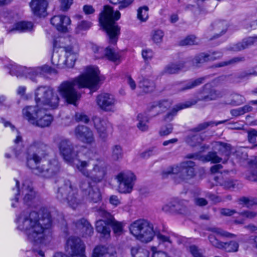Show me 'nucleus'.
Here are the masks:
<instances>
[{"label": "nucleus", "instance_id": "de8ad7c7", "mask_svg": "<svg viewBox=\"0 0 257 257\" xmlns=\"http://www.w3.org/2000/svg\"><path fill=\"white\" fill-rule=\"evenodd\" d=\"M108 249L103 246H97L93 250L92 257H105Z\"/></svg>", "mask_w": 257, "mask_h": 257}, {"label": "nucleus", "instance_id": "58836bf2", "mask_svg": "<svg viewBox=\"0 0 257 257\" xmlns=\"http://www.w3.org/2000/svg\"><path fill=\"white\" fill-rule=\"evenodd\" d=\"M191 105L188 103L181 104L176 105L173 108L171 112H169L166 115V117H165V120L166 121L171 120L173 119V116L176 114V112L178 110L189 107Z\"/></svg>", "mask_w": 257, "mask_h": 257}, {"label": "nucleus", "instance_id": "1a4fd4ad", "mask_svg": "<svg viewBox=\"0 0 257 257\" xmlns=\"http://www.w3.org/2000/svg\"><path fill=\"white\" fill-rule=\"evenodd\" d=\"M194 163L189 161L182 163L180 166L169 169L168 171L164 172V176L166 174H176L175 181L180 183L192 178L194 175Z\"/></svg>", "mask_w": 257, "mask_h": 257}, {"label": "nucleus", "instance_id": "39448f33", "mask_svg": "<svg viewBox=\"0 0 257 257\" xmlns=\"http://www.w3.org/2000/svg\"><path fill=\"white\" fill-rule=\"evenodd\" d=\"M120 17V12L118 11L114 12L108 6H105L100 14L99 22L107 34L109 43L112 44L116 43L120 34V28L115 22Z\"/></svg>", "mask_w": 257, "mask_h": 257}, {"label": "nucleus", "instance_id": "4468645a", "mask_svg": "<svg viewBox=\"0 0 257 257\" xmlns=\"http://www.w3.org/2000/svg\"><path fill=\"white\" fill-rule=\"evenodd\" d=\"M59 192L61 194V196L58 195V197H63L71 208L75 209L80 205L81 200L77 197V190L70 181H67L63 187L60 188Z\"/></svg>", "mask_w": 257, "mask_h": 257}, {"label": "nucleus", "instance_id": "e433bc0d", "mask_svg": "<svg viewBox=\"0 0 257 257\" xmlns=\"http://www.w3.org/2000/svg\"><path fill=\"white\" fill-rule=\"evenodd\" d=\"M164 36V32L161 30H154L151 33V40L156 44H160L162 42Z\"/></svg>", "mask_w": 257, "mask_h": 257}, {"label": "nucleus", "instance_id": "cd10ccee", "mask_svg": "<svg viewBox=\"0 0 257 257\" xmlns=\"http://www.w3.org/2000/svg\"><path fill=\"white\" fill-rule=\"evenodd\" d=\"M76 225L82 233L83 236H90L93 234V228L86 220L84 219H81L77 223Z\"/></svg>", "mask_w": 257, "mask_h": 257}, {"label": "nucleus", "instance_id": "f704fd0d", "mask_svg": "<svg viewBox=\"0 0 257 257\" xmlns=\"http://www.w3.org/2000/svg\"><path fill=\"white\" fill-rule=\"evenodd\" d=\"M138 120L139 121L137 124L138 128L142 132L148 130V126L147 123L149 121V118L146 114L140 113L138 115Z\"/></svg>", "mask_w": 257, "mask_h": 257}, {"label": "nucleus", "instance_id": "b1692460", "mask_svg": "<svg viewBox=\"0 0 257 257\" xmlns=\"http://www.w3.org/2000/svg\"><path fill=\"white\" fill-rule=\"evenodd\" d=\"M221 213L222 214L228 216L235 215L234 216L236 219L235 220V222L236 223L239 224L243 223L246 219L252 218L256 215V213L252 211L237 213L234 210H230L229 209H222Z\"/></svg>", "mask_w": 257, "mask_h": 257}, {"label": "nucleus", "instance_id": "603ef678", "mask_svg": "<svg viewBox=\"0 0 257 257\" xmlns=\"http://www.w3.org/2000/svg\"><path fill=\"white\" fill-rule=\"evenodd\" d=\"M252 108L249 105H245L242 107L233 109L231 112L233 115L238 116L243 114L244 113L251 111Z\"/></svg>", "mask_w": 257, "mask_h": 257}, {"label": "nucleus", "instance_id": "0e129e2a", "mask_svg": "<svg viewBox=\"0 0 257 257\" xmlns=\"http://www.w3.org/2000/svg\"><path fill=\"white\" fill-rule=\"evenodd\" d=\"M257 137V131L252 129L248 132V141L250 143H254Z\"/></svg>", "mask_w": 257, "mask_h": 257}, {"label": "nucleus", "instance_id": "f257e3e1", "mask_svg": "<svg viewBox=\"0 0 257 257\" xmlns=\"http://www.w3.org/2000/svg\"><path fill=\"white\" fill-rule=\"evenodd\" d=\"M15 221L18 229L22 231L32 243L34 251L43 257L42 248L48 242L49 228L52 222L48 210L43 209L39 213L35 211L23 212L17 216Z\"/></svg>", "mask_w": 257, "mask_h": 257}, {"label": "nucleus", "instance_id": "a878e982", "mask_svg": "<svg viewBox=\"0 0 257 257\" xmlns=\"http://www.w3.org/2000/svg\"><path fill=\"white\" fill-rule=\"evenodd\" d=\"M212 147L214 150L218 151L222 156H224L223 162L226 161L230 154V145L220 142H215L212 144Z\"/></svg>", "mask_w": 257, "mask_h": 257}, {"label": "nucleus", "instance_id": "49530a36", "mask_svg": "<svg viewBox=\"0 0 257 257\" xmlns=\"http://www.w3.org/2000/svg\"><path fill=\"white\" fill-rule=\"evenodd\" d=\"M202 140V138L200 134H195L188 137L186 139V142L190 146H195L197 144H200Z\"/></svg>", "mask_w": 257, "mask_h": 257}, {"label": "nucleus", "instance_id": "774afa93", "mask_svg": "<svg viewBox=\"0 0 257 257\" xmlns=\"http://www.w3.org/2000/svg\"><path fill=\"white\" fill-rule=\"evenodd\" d=\"M216 26L219 29L221 30L222 33H224L227 28V23L225 21L220 22L217 24Z\"/></svg>", "mask_w": 257, "mask_h": 257}, {"label": "nucleus", "instance_id": "5701e85b", "mask_svg": "<svg viewBox=\"0 0 257 257\" xmlns=\"http://www.w3.org/2000/svg\"><path fill=\"white\" fill-rule=\"evenodd\" d=\"M74 134L77 139L84 143L91 144L94 141L92 131L86 126H77L75 130Z\"/></svg>", "mask_w": 257, "mask_h": 257}, {"label": "nucleus", "instance_id": "423d86ee", "mask_svg": "<svg viewBox=\"0 0 257 257\" xmlns=\"http://www.w3.org/2000/svg\"><path fill=\"white\" fill-rule=\"evenodd\" d=\"M130 232L136 239L144 243L151 241L156 235L152 223L147 220L138 219L132 222Z\"/></svg>", "mask_w": 257, "mask_h": 257}, {"label": "nucleus", "instance_id": "6e6552de", "mask_svg": "<svg viewBox=\"0 0 257 257\" xmlns=\"http://www.w3.org/2000/svg\"><path fill=\"white\" fill-rule=\"evenodd\" d=\"M212 233L208 236L210 243L214 247L220 249H223L228 252H236L239 247L238 243L234 241L229 242H223L219 240V237H231L233 234L227 232L221 229L212 228Z\"/></svg>", "mask_w": 257, "mask_h": 257}, {"label": "nucleus", "instance_id": "c85d7f7f", "mask_svg": "<svg viewBox=\"0 0 257 257\" xmlns=\"http://www.w3.org/2000/svg\"><path fill=\"white\" fill-rule=\"evenodd\" d=\"M139 87L142 89L143 92L148 93L152 91L154 88L153 80L149 77L142 76L140 78Z\"/></svg>", "mask_w": 257, "mask_h": 257}, {"label": "nucleus", "instance_id": "a18cd8bd", "mask_svg": "<svg viewBox=\"0 0 257 257\" xmlns=\"http://www.w3.org/2000/svg\"><path fill=\"white\" fill-rule=\"evenodd\" d=\"M51 61L52 63L58 68H62L65 67H67L66 63H65V60H62V62L60 61V58L59 55L56 53H54L52 55V58H51Z\"/></svg>", "mask_w": 257, "mask_h": 257}, {"label": "nucleus", "instance_id": "20e7f679", "mask_svg": "<svg viewBox=\"0 0 257 257\" xmlns=\"http://www.w3.org/2000/svg\"><path fill=\"white\" fill-rule=\"evenodd\" d=\"M99 73L97 67L88 66L85 72L79 76L61 83L57 88V91L67 102L75 105L80 98L76 88H92L99 80Z\"/></svg>", "mask_w": 257, "mask_h": 257}, {"label": "nucleus", "instance_id": "09e8293b", "mask_svg": "<svg viewBox=\"0 0 257 257\" xmlns=\"http://www.w3.org/2000/svg\"><path fill=\"white\" fill-rule=\"evenodd\" d=\"M110 224L112 225L114 233L116 235H119L123 232V224L122 223L114 220L112 217V221Z\"/></svg>", "mask_w": 257, "mask_h": 257}, {"label": "nucleus", "instance_id": "69168bd1", "mask_svg": "<svg viewBox=\"0 0 257 257\" xmlns=\"http://www.w3.org/2000/svg\"><path fill=\"white\" fill-rule=\"evenodd\" d=\"M126 82L132 90L136 89L137 87L136 82L131 76L126 77Z\"/></svg>", "mask_w": 257, "mask_h": 257}, {"label": "nucleus", "instance_id": "7c9ffc66", "mask_svg": "<svg viewBox=\"0 0 257 257\" xmlns=\"http://www.w3.org/2000/svg\"><path fill=\"white\" fill-rule=\"evenodd\" d=\"M103 57L107 58L108 60L112 62H116L120 58L119 54L116 52L113 48L107 47L105 50H103Z\"/></svg>", "mask_w": 257, "mask_h": 257}, {"label": "nucleus", "instance_id": "680f3d73", "mask_svg": "<svg viewBox=\"0 0 257 257\" xmlns=\"http://www.w3.org/2000/svg\"><path fill=\"white\" fill-rule=\"evenodd\" d=\"M142 56L145 60H151L153 56L154 53L151 49H146L142 51Z\"/></svg>", "mask_w": 257, "mask_h": 257}, {"label": "nucleus", "instance_id": "4d7b16f0", "mask_svg": "<svg viewBox=\"0 0 257 257\" xmlns=\"http://www.w3.org/2000/svg\"><path fill=\"white\" fill-rule=\"evenodd\" d=\"M246 177L247 179L251 181H257V168L252 167L249 170L247 171L246 173Z\"/></svg>", "mask_w": 257, "mask_h": 257}, {"label": "nucleus", "instance_id": "052dcab7", "mask_svg": "<svg viewBox=\"0 0 257 257\" xmlns=\"http://www.w3.org/2000/svg\"><path fill=\"white\" fill-rule=\"evenodd\" d=\"M83 12L86 15H91L93 14L95 11L94 7L91 5H85L83 6Z\"/></svg>", "mask_w": 257, "mask_h": 257}, {"label": "nucleus", "instance_id": "79ce46f5", "mask_svg": "<svg viewBox=\"0 0 257 257\" xmlns=\"http://www.w3.org/2000/svg\"><path fill=\"white\" fill-rule=\"evenodd\" d=\"M157 236L159 242V245H163L166 247L171 246L173 239L171 236L158 234Z\"/></svg>", "mask_w": 257, "mask_h": 257}, {"label": "nucleus", "instance_id": "c756f323", "mask_svg": "<svg viewBox=\"0 0 257 257\" xmlns=\"http://www.w3.org/2000/svg\"><path fill=\"white\" fill-rule=\"evenodd\" d=\"M34 29V25L32 22L21 21L16 23L12 31L16 30L20 32H29Z\"/></svg>", "mask_w": 257, "mask_h": 257}, {"label": "nucleus", "instance_id": "393cba45", "mask_svg": "<svg viewBox=\"0 0 257 257\" xmlns=\"http://www.w3.org/2000/svg\"><path fill=\"white\" fill-rule=\"evenodd\" d=\"M93 121L100 137L102 139L105 138L107 136V130L110 127V124L106 119L97 116L93 117Z\"/></svg>", "mask_w": 257, "mask_h": 257}, {"label": "nucleus", "instance_id": "5fc2aeb1", "mask_svg": "<svg viewBox=\"0 0 257 257\" xmlns=\"http://www.w3.org/2000/svg\"><path fill=\"white\" fill-rule=\"evenodd\" d=\"M203 79L202 78H198L196 80H191L187 83L185 86L181 89L182 90L192 89L202 83Z\"/></svg>", "mask_w": 257, "mask_h": 257}, {"label": "nucleus", "instance_id": "9d476101", "mask_svg": "<svg viewBox=\"0 0 257 257\" xmlns=\"http://www.w3.org/2000/svg\"><path fill=\"white\" fill-rule=\"evenodd\" d=\"M8 68L10 69V73L11 75H15L18 77L25 76L34 81H35L37 76L44 72H49L50 69V68L47 66H45L42 68H28L18 66L15 63H10Z\"/></svg>", "mask_w": 257, "mask_h": 257}, {"label": "nucleus", "instance_id": "f03ea898", "mask_svg": "<svg viewBox=\"0 0 257 257\" xmlns=\"http://www.w3.org/2000/svg\"><path fill=\"white\" fill-rule=\"evenodd\" d=\"M36 105L28 106L22 111L23 115L30 123L40 127L48 126L53 117L46 109L57 107L59 98L53 89L47 86H39L34 91Z\"/></svg>", "mask_w": 257, "mask_h": 257}, {"label": "nucleus", "instance_id": "9b49d317", "mask_svg": "<svg viewBox=\"0 0 257 257\" xmlns=\"http://www.w3.org/2000/svg\"><path fill=\"white\" fill-rule=\"evenodd\" d=\"M65 39L61 37L57 38L53 41L54 48L64 47L65 51V63L68 68L74 66L79 52V46L76 43L64 46L63 45Z\"/></svg>", "mask_w": 257, "mask_h": 257}, {"label": "nucleus", "instance_id": "ea45409f", "mask_svg": "<svg viewBox=\"0 0 257 257\" xmlns=\"http://www.w3.org/2000/svg\"><path fill=\"white\" fill-rule=\"evenodd\" d=\"M199 159L203 162L210 161L214 163L220 162L222 160L214 152H210L206 156H201Z\"/></svg>", "mask_w": 257, "mask_h": 257}, {"label": "nucleus", "instance_id": "72a5a7b5", "mask_svg": "<svg viewBox=\"0 0 257 257\" xmlns=\"http://www.w3.org/2000/svg\"><path fill=\"white\" fill-rule=\"evenodd\" d=\"M92 24L90 21L82 20L79 22L75 29L76 34H83L88 31L92 26Z\"/></svg>", "mask_w": 257, "mask_h": 257}, {"label": "nucleus", "instance_id": "ddd939ff", "mask_svg": "<svg viewBox=\"0 0 257 257\" xmlns=\"http://www.w3.org/2000/svg\"><path fill=\"white\" fill-rule=\"evenodd\" d=\"M66 249L72 257H86L84 254L85 245L79 238L69 237L67 241ZM53 257L67 256L62 252H58L54 254Z\"/></svg>", "mask_w": 257, "mask_h": 257}, {"label": "nucleus", "instance_id": "473e14b6", "mask_svg": "<svg viewBox=\"0 0 257 257\" xmlns=\"http://www.w3.org/2000/svg\"><path fill=\"white\" fill-rule=\"evenodd\" d=\"M149 8L147 6H142L137 10V18L141 23L146 22L149 19Z\"/></svg>", "mask_w": 257, "mask_h": 257}, {"label": "nucleus", "instance_id": "aec40b11", "mask_svg": "<svg viewBox=\"0 0 257 257\" xmlns=\"http://www.w3.org/2000/svg\"><path fill=\"white\" fill-rule=\"evenodd\" d=\"M157 248L155 246L151 247L153 252L152 257H169L167 253L163 251H157ZM131 253L132 257H149V251L139 245L133 246L131 249Z\"/></svg>", "mask_w": 257, "mask_h": 257}, {"label": "nucleus", "instance_id": "6ab92c4d", "mask_svg": "<svg viewBox=\"0 0 257 257\" xmlns=\"http://www.w3.org/2000/svg\"><path fill=\"white\" fill-rule=\"evenodd\" d=\"M16 139L14 140V147L10 148L9 152H7L5 156L6 158L9 159L14 155L18 160L23 161L26 157V154L23 151V148L21 144L22 138L17 131H16Z\"/></svg>", "mask_w": 257, "mask_h": 257}, {"label": "nucleus", "instance_id": "bb28decb", "mask_svg": "<svg viewBox=\"0 0 257 257\" xmlns=\"http://www.w3.org/2000/svg\"><path fill=\"white\" fill-rule=\"evenodd\" d=\"M183 205V202L174 200L164 204L162 209L167 212H176L182 213L184 209Z\"/></svg>", "mask_w": 257, "mask_h": 257}, {"label": "nucleus", "instance_id": "4c0bfd02", "mask_svg": "<svg viewBox=\"0 0 257 257\" xmlns=\"http://www.w3.org/2000/svg\"><path fill=\"white\" fill-rule=\"evenodd\" d=\"M203 93L205 95V98L209 100L215 99L218 96V94L216 93V91L211 88L210 85L209 84L205 85Z\"/></svg>", "mask_w": 257, "mask_h": 257}, {"label": "nucleus", "instance_id": "a211bd4d", "mask_svg": "<svg viewBox=\"0 0 257 257\" xmlns=\"http://www.w3.org/2000/svg\"><path fill=\"white\" fill-rule=\"evenodd\" d=\"M50 22L58 31L63 33L69 31L72 23L70 17L64 14L54 16L51 19Z\"/></svg>", "mask_w": 257, "mask_h": 257}, {"label": "nucleus", "instance_id": "338daca9", "mask_svg": "<svg viewBox=\"0 0 257 257\" xmlns=\"http://www.w3.org/2000/svg\"><path fill=\"white\" fill-rule=\"evenodd\" d=\"M109 202L111 204L116 206L120 203L118 197L115 195H111L109 198Z\"/></svg>", "mask_w": 257, "mask_h": 257}, {"label": "nucleus", "instance_id": "bf43d9fd", "mask_svg": "<svg viewBox=\"0 0 257 257\" xmlns=\"http://www.w3.org/2000/svg\"><path fill=\"white\" fill-rule=\"evenodd\" d=\"M75 119L78 122H83L86 123L89 121L88 117L82 112H78L76 113Z\"/></svg>", "mask_w": 257, "mask_h": 257}, {"label": "nucleus", "instance_id": "4be33fe9", "mask_svg": "<svg viewBox=\"0 0 257 257\" xmlns=\"http://www.w3.org/2000/svg\"><path fill=\"white\" fill-rule=\"evenodd\" d=\"M29 6L33 14L38 17H45L49 6L48 0H31Z\"/></svg>", "mask_w": 257, "mask_h": 257}, {"label": "nucleus", "instance_id": "a19ab883", "mask_svg": "<svg viewBox=\"0 0 257 257\" xmlns=\"http://www.w3.org/2000/svg\"><path fill=\"white\" fill-rule=\"evenodd\" d=\"M123 152L121 147L119 145H115L111 148V159L114 161H118L122 159Z\"/></svg>", "mask_w": 257, "mask_h": 257}, {"label": "nucleus", "instance_id": "864d4df0", "mask_svg": "<svg viewBox=\"0 0 257 257\" xmlns=\"http://www.w3.org/2000/svg\"><path fill=\"white\" fill-rule=\"evenodd\" d=\"M173 128V125L171 123L163 125L159 131V135L162 137L167 136L172 132Z\"/></svg>", "mask_w": 257, "mask_h": 257}, {"label": "nucleus", "instance_id": "f3484780", "mask_svg": "<svg viewBox=\"0 0 257 257\" xmlns=\"http://www.w3.org/2000/svg\"><path fill=\"white\" fill-rule=\"evenodd\" d=\"M97 215L102 217L103 219H99L96 221V230L104 236L109 235L110 232L109 225L112 221V216L104 208L99 209L97 211Z\"/></svg>", "mask_w": 257, "mask_h": 257}, {"label": "nucleus", "instance_id": "412c9836", "mask_svg": "<svg viewBox=\"0 0 257 257\" xmlns=\"http://www.w3.org/2000/svg\"><path fill=\"white\" fill-rule=\"evenodd\" d=\"M80 187L84 197L89 201L97 202L101 199V194L99 189L97 187L91 186L89 183L81 182Z\"/></svg>", "mask_w": 257, "mask_h": 257}, {"label": "nucleus", "instance_id": "2eb2a0df", "mask_svg": "<svg viewBox=\"0 0 257 257\" xmlns=\"http://www.w3.org/2000/svg\"><path fill=\"white\" fill-rule=\"evenodd\" d=\"M118 183V191L120 193H130L133 189L136 177L130 171L119 173L115 177Z\"/></svg>", "mask_w": 257, "mask_h": 257}, {"label": "nucleus", "instance_id": "3c124183", "mask_svg": "<svg viewBox=\"0 0 257 257\" xmlns=\"http://www.w3.org/2000/svg\"><path fill=\"white\" fill-rule=\"evenodd\" d=\"M134 0H110V2L114 4H118V8L122 10L130 6L134 2Z\"/></svg>", "mask_w": 257, "mask_h": 257}, {"label": "nucleus", "instance_id": "e2e57ef3", "mask_svg": "<svg viewBox=\"0 0 257 257\" xmlns=\"http://www.w3.org/2000/svg\"><path fill=\"white\" fill-rule=\"evenodd\" d=\"M244 101V97L240 95L235 94L233 95L232 101L231 102L233 105H240Z\"/></svg>", "mask_w": 257, "mask_h": 257}, {"label": "nucleus", "instance_id": "dca6fc26", "mask_svg": "<svg viewBox=\"0 0 257 257\" xmlns=\"http://www.w3.org/2000/svg\"><path fill=\"white\" fill-rule=\"evenodd\" d=\"M116 100L111 94L103 93L97 95L96 103L98 108L106 112H114L116 110Z\"/></svg>", "mask_w": 257, "mask_h": 257}, {"label": "nucleus", "instance_id": "0eeeda50", "mask_svg": "<svg viewBox=\"0 0 257 257\" xmlns=\"http://www.w3.org/2000/svg\"><path fill=\"white\" fill-rule=\"evenodd\" d=\"M28 166L33 170L35 174L40 175L46 178L52 177L56 174L59 170V165L58 161L56 160H53L48 164L47 168H45L48 163L45 161H42V164L40 165V159L36 154L27 158Z\"/></svg>", "mask_w": 257, "mask_h": 257}, {"label": "nucleus", "instance_id": "2f4dec72", "mask_svg": "<svg viewBox=\"0 0 257 257\" xmlns=\"http://www.w3.org/2000/svg\"><path fill=\"white\" fill-rule=\"evenodd\" d=\"M171 102L168 100H163L159 105L154 106L150 109L149 115L151 117L155 116L160 110L164 111L170 107Z\"/></svg>", "mask_w": 257, "mask_h": 257}, {"label": "nucleus", "instance_id": "c9c22d12", "mask_svg": "<svg viewBox=\"0 0 257 257\" xmlns=\"http://www.w3.org/2000/svg\"><path fill=\"white\" fill-rule=\"evenodd\" d=\"M257 40V36L253 37L248 38L245 41H243L240 43L234 45L232 48L233 51H240L247 47L248 46L253 44Z\"/></svg>", "mask_w": 257, "mask_h": 257}, {"label": "nucleus", "instance_id": "8fccbe9b", "mask_svg": "<svg viewBox=\"0 0 257 257\" xmlns=\"http://www.w3.org/2000/svg\"><path fill=\"white\" fill-rule=\"evenodd\" d=\"M182 66L177 64H170L167 65L164 69L165 73L167 74H174L177 73Z\"/></svg>", "mask_w": 257, "mask_h": 257}, {"label": "nucleus", "instance_id": "6e6d98bb", "mask_svg": "<svg viewBox=\"0 0 257 257\" xmlns=\"http://www.w3.org/2000/svg\"><path fill=\"white\" fill-rule=\"evenodd\" d=\"M198 43V39L193 35L189 36L181 42L182 45H192Z\"/></svg>", "mask_w": 257, "mask_h": 257}, {"label": "nucleus", "instance_id": "13d9d810", "mask_svg": "<svg viewBox=\"0 0 257 257\" xmlns=\"http://www.w3.org/2000/svg\"><path fill=\"white\" fill-rule=\"evenodd\" d=\"M90 48L95 54V57L97 58H103L102 54L103 49L99 47L97 45L91 44H90Z\"/></svg>", "mask_w": 257, "mask_h": 257}, {"label": "nucleus", "instance_id": "f8f14e48", "mask_svg": "<svg viewBox=\"0 0 257 257\" xmlns=\"http://www.w3.org/2000/svg\"><path fill=\"white\" fill-rule=\"evenodd\" d=\"M15 184L16 188L13 189V194L15 195V197L11 199V205L13 207H17L20 206L18 195L21 194L22 196H24L23 201L25 203L31 200L35 196V192L29 182H25L21 189L19 188V183L17 180H15Z\"/></svg>", "mask_w": 257, "mask_h": 257}, {"label": "nucleus", "instance_id": "c03bdc74", "mask_svg": "<svg viewBox=\"0 0 257 257\" xmlns=\"http://www.w3.org/2000/svg\"><path fill=\"white\" fill-rule=\"evenodd\" d=\"M73 3V0H58V8L60 11L67 12Z\"/></svg>", "mask_w": 257, "mask_h": 257}, {"label": "nucleus", "instance_id": "37998d69", "mask_svg": "<svg viewBox=\"0 0 257 257\" xmlns=\"http://www.w3.org/2000/svg\"><path fill=\"white\" fill-rule=\"evenodd\" d=\"M216 54H217V53H214L211 55L205 54H201L195 58V62L197 64L198 63H201L208 60L215 59L217 58L220 57V55L219 54L218 56H215V55Z\"/></svg>", "mask_w": 257, "mask_h": 257}, {"label": "nucleus", "instance_id": "7ed1b4c3", "mask_svg": "<svg viewBox=\"0 0 257 257\" xmlns=\"http://www.w3.org/2000/svg\"><path fill=\"white\" fill-rule=\"evenodd\" d=\"M60 155L67 163L72 165L84 176L87 181H101L106 172V165L102 160L95 161H82L77 159L78 152L71 142L67 139L62 140L59 144Z\"/></svg>", "mask_w": 257, "mask_h": 257}]
</instances>
